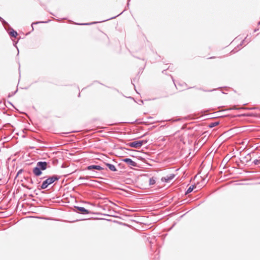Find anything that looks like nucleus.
I'll list each match as a JSON object with an SVG mask.
<instances>
[{
  "mask_svg": "<svg viewBox=\"0 0 260 260\" xmlns=\"http://www.w3.org/2000/svg\"><path fill=\"white\" fill-rule=\"evenodd\" d=\"M22 171H23V170H22V169H20V170H19L18 171L17 173V176H18L19 174H20L22 172Z\"/></svg>",
  "mask_w": 260,
  "mask_h": 260,
  "instance_id": "22",
  "label": "nucleus"
},
{
  "mask_svg": "<svg viewBox=\"0 0 260 260\" xmlns=\"http://www.w3.org/2000/svg\"><path fill=\"white\" fill-rule=\"evenodd\" d=\"M129 1L130 0H128V2H127V6H128V5H129Z\"/></svg>",
  "mask_w": 260,
  "mask_h": 260,
  "instance_id": "28",
  "label": "nucleus"
},
{
  "mask_svg": "<svg viewBox=\"0 0 260 260\" xmlns=\"http://www.w3.org/2000/svg\"><path fill=\"white\" fill-rule=\"evenodd\" d=\"M8 103L9 104H10V105L12 106L13 107H14V106H13V105L12 104V103H11V102H8Z\"/></svg>",
  "mask_w": 260,
  "mask_h": 260,
  "instance_id": "26",
  "label": "nucleus"
},
{
  "mask_svg": "<svg viewBox=\"0 0 260 260\" xmlns=\"http://www.w3.org/2000/svg\"><path fill=\"white\" fill-rule=\"evenodd\" d=\"M59 178L60 177L56 175L50 176L49 178L44 180L42 184L40 186H39L38 188L39 189H46L48 187L49 185L52 184L55 181L58 180Z\"/></svg>",
  "mask_w": 260,
  "mask_h": 260,
  "instance_id": "2",
  "label": "nucleus"
},
{
  "mask_svg": "<svg viewBox=\"0 0 260 260\" xmlns=\"http://www.w3.org/2000/svg\"><path fill=\"white\" fill-rule=\"evenodd\" d=\"M23 187H25V188H26L27 189H30L31 188L29 187L28 186H27L26 185H24V184H22V185Z\"/></svg>",
  "mask_w": 260,
  "mask_h": 260,
  "instance_id": "23",
  "label": "nucleus"
},
{
  "mask_svg": "<svg viewBox=\"0 0 260 260\" xmlns=\"http://www.w3.org/2000/svg\"><path fill=\"white\" fill-rule=\"evenodd\" d=\"M50 166L49 163L46 161H38L36 166L32 169V172L36 176H40L42 174V171H45Z\"/></svg>",
  "mask_w": 260,
  "mask_h": 260,
  "instance_id": "1",
  "label": "nucleus"
},
{
  "mask_svg": "<svg viewBox=\"0 0 260 260\" xmlns=\"http://www.w3.org/2000/svg\"><path fill=\"white\" fill-rule=\"evenodd\" d=\"M218 124H219L218 121L211 122L209 124V127L210 128H212V127H214L217 126Z\"/></svg>",
  "mask_w": 260,
  "mask_h": 260,
  "instance_id": "14",
  "label": "nucleus"
},
{
  "mask_svg": "<svg viewBox=\"0 0 260 260\" xmlns=\"http://www.w3.org/2000/svg\"><path fill=\"white\" fill-rule=\"evenodd\" d=\"M80 96V93H79L78 94V96Z\"/></svg>",
  "mask_w": 260,
  "mask_h": 260,
  "instance_id": "31",
  "label": "nucleus"
},
{
  "mask_svg": "<svg viewBox=\"0 0 260 260\" xmlns=\"http://www.w3.org/2000/svg\"><path fill=\"white\" fill-rule=\"evenodd\" d=\"M258 24L259 25L260 24V21L258 23Z\"/></svg>",
  "mask_w": 260,
  "mask_h": 260,
  "instance_id": "33",
  "label": "nucleus"
},
{
  "mask_svg": "<svg viewBox=\"0 0 260 260\" xmlns=\"http://www.w3.org/2000/svg\"><path fill=\"white\" fill-rule=\"evenodd\" d=\"M31 184H34V181L32 180V179L31 178H29V177H27V178L26 179Z\"/></svg>",
  "mask_w": 260,
  "mask_h": 260,
  "instance_id": "19",
  "label": "nucleus"
},
{
  "mask_svg": "<svg viewBox=\"0 0 260 260\" xmlns=\"http://www.w3.org/2000/svg\"><path fill=\"white\" fill-rule=\"evenodd\" d=\"M0 21L2 22L4 26L5 27V29H7V26L10 27L9 24L8 22H7L3 18L0 17Z\"/></svg>",
  "mask_w": 260,
  "mask_h": 260,
  "instance_id": "10",
  "label": "nucleus"
},
{
  "mask_svg": "<svg viewBox=\"0 0 260 260\" xmlns=\"http://www.w3.org/2000/svg\"><path fill=\"white\" fill-rule=\"evenodd\" d=\"M175 177L174 174H170L169 176L166 177H163L161 178V180L162 182H168L172 180Z\"/></svg>",
  "mask_w": 260,
  "mask_h": 260,
  "instance_id": "7",
  "label": "nucleus"
},
{
  "mask_svg": "<svg viewBox=\"0 0 260 260\" xmlns=\"http://www.w3.org/2000/svg\"><path fill=\"white\" fill-rule=\"evenodd\" d=\"M196 186L194 185H191L188 187L185 192V194L190 193Z\"/></svg>",
  "mask_w": 260,
  "mask_h": 260,
  "instance_id": "11",
  "label": "nucleus"
},
{
  "mask_svg": "<svg viewBox=\"0 0 260 260\" xmlns=\"http://www.w3.org/2000/svg\"><path fill=\"white\" fill-rule=\"evenodd\" d=\"M200 90H202L204 91H205V92H211V91H214L215 89H212V90H203L202 89V88H199Z\"/></svg>",
  "mask_w": 260,
  "mask_h": 260,
  "instance_id": "21",
  "label": "nucleus"
},
{
  "mask_svg": "<svg viewBox=\"0 0 260 260\" xmlns=\"http://www.w3.org/2000/svg\"><path fill=\"white\" fill-rule=\"evenodd\" d=\"M253 163L254 165H260V156L258 157V159L254 160Z\"/></svg>",
  "mask_w": 260,
  "mask_h": 260,
  "instance_id": "16",
  "label": "nucleus"
},
{
  "mask_svg": "<svg viewBox=\"0 0 260 260\" xmlns=\"http://www.w3.org/2000/svg\"><path fill=\"white\" fill-rule=\"evenodd\" d=\"M235 49H233V50L232 51V52H234V53H235L236 52H237V50H236V51H235Z\"/></svg>",
  "mask_w": 260,
  "mask_h": 260,
  "instance_id": "24",
  "label": "nucleus"
},
{
  "mask_svg": "<svg viewBox=\"0 0 260 260\" xmlns=\"http://www.w3.org/2000/svg\"><path fill=\"white\" fill-rule=\"evenodd\" d=\"M232 109H237L236 108V106H234L233 108H232Z\"/></svg>",
  "mask_w": 260,
  "mask_h": 260,
  "instance_id": "27",
  "label": "nucleus"
},
{
  "mask_svg": "<svg viewBox=\"0 0 260 260\" xmlns=\"http://www.w3.org/2000/svg\"><path fill=\"white\" fill-rule=\"evenodd\" d=\"M96 23V22H91V23H77V24H78V25H89L95 24Z\"/></svg>",
  "mask_w": 260,
  "mask_h": 260,
  "instance_id": "18",
  "label": "nucleus"
},
{
  "mask_svg": "<svg viewBox=\"0 0 260 260\" xmlns=\"http://www.w3.org/2000/svg\"><path fill=\"white\" fill-rule=\"evenodd\" d=\"M7 27L10 28L11 29V30L9 32V35L11 37L16 38L17 36V35H18V34H17V31L14 30L12 28H11L10 26V27L7 26Z\"/></svg>",
  "mask_w": 260,
  "mask_h": 260,
  "instance_id": "9",
  "label": "nucleus"
},
{
  "mask_svg": "<svg viewBox=\"0 0 260 260\" xmlns=\"http://www.w3.org/2000/svg\"><path fill=\"white\" fill-rule=\"evenodd\" d=\"M12 96V95H11L10 94H9L8 96H9V97H10V96Z\"/></svg>",
  "mask_w": 260,
  "mask_h": 260,
  "instance_id": "32",
  "label": "nucleus"
},
{
  "mask_svg": "<svg viewBox=\"0 0 260 260\" xmlns=\"http://www.w3.org/2000/svg\"><path fill=\"white\" fill-rule=\"evenodd\" d=\"M155 180L153 178V177L150 178L149 180V184L150 185H152L155 183Z\"/></svg>",
  "mask_w": 260,
  "mask_h": 260,
  "instance_id": "15",
  "label": "nucleus"
},
{
  "mask_svg": "<svg viewBox=\"0 0 260 260\" xmlns=\"http://www.w3.org/2000/svg\"><path fill=\"white\" fill-rule=\"evenodd\" d=\"M86 170L88 171H102L104 168L99 165H90L86 167Z\"/></svg>",
  "mask_w": 260,
  "mask_h": 260,
  "instance_id": "5",
  "label": "nucleus"
},
{
  "mask_svg": "<svg viewBox=\"0 0 260 260\" xmlns=\"http://www.w3.org/2000/svg\"><path fill=\"white\" fill-rule=\"evenodd\" d=\"M122 161L131 166L136 167L137 165V164L135 161H133L132 159L129 158H125L123 159Z\"/></svg>",
  "mask_w": 260,
  "mask_h": 260,
  "instance_id": "6",
  "label": "nucleus"
},
{
  "mask_svg": "<svg viewBox=\"0 0 260 260\" xmlns=\"http://www.w3.org/2000/svg\"><path fill=\"white\" fill-rule=\"evenodd\" d=\"M47 22H48V21L35 22L32 23V24H31L32 30H34V27H33L34 25L38 24L39 23H47Z\"/></svg>",
  "mask_w": 260,
  "mask_h": 260,
  "instance_id": "17",
  "label": "nucleus"
},
{
  "mask_svg": "<svg viewBox=\"0 0 260 260\" xmlns=\"http://www.w3.org/2000/svg\"><path fill=\"white\" fill-rule=\"evenodd\" d=\"M88 179V176H86V177H80L79 179L80 180H83V179Z\"/></svg>",
  "mask_w": 260,
  "mask_h": 260,
  "instance_id": "20",
  "label": "nucleus"
},
{
  "mask_svg": "<svg viewBox=\"0 0 260 260\" xmlns=\"http://www.w3.org/2000/svg\"><path fill=\"white\" fill-rule=\"evenodd\" d=\"M105 165L109 168V169L112 172H116L117 171L116 167L112 164L109 163H105Z\"/></svg>",
  "mask_w": 260,
  "mask_h": 260,
  "instance_id": "8",
  "label": "nucleus"
},
{
  "mask_svg": "<svg viewBox=\"0 0 260 260\" xmlns=\"http://www.w3.org/2000/svg\"><path fill=\"white\" fill-rule=\"evenodd\" d=\"M257 30H258V29H255L254 30V32H256Z\"/></svg>",
  "mask_w": 260,
  "mask_h": 260,
  "instance_id": "29",
  "label": "nucleus"
},
{
  "mask_svg": "<svg viewBox=\"0 0 260 260\" xmlns=\"http://www.w3.org/2000/svg\"><path fill=\"white\" fill-rule=\"evenodd\" d=\"M251 41L250 38H248L247 36L242 41V42L241 43V44L239 45L240 46H242L243 44L246 43V44H248L249 42H250Z\"/></svg>",
  "mask_w": 260,
  "mask_h": 260,
  "instance_id": "13",
  "label": "nucleus"
},
{
  "mask_svg": "<svg viewBox=\"0 0 260 260\" xmlns=\"http://www.w3.org/2000/svg\"><path fill=\"white\" fill-rule=\"evenodd\" d=\"M91 171V177L94 178H98V176L100 175L99 173L95 171Z\"/></svg>",
  "mask_w": 260,
  "mask_h": 260,
  "instance_id": "12",
  "label": "nucleus"
},
{
  "mask_svg": "<svg viewBox=\"0 0 260 260\" xmlns=\"http://www.w3.org/2000/svg\"><path fill=\"white\" fill-rule=\"evenodd\" d=\"M74 211L78 213L86 215L90 213L89 211L82 207L75 206Z\"/></svg>",
  "mask_w": 260,
  "mask_h": 260,
  "instance_id": "4",
  "label": "nucleus"
},
{
  "mask_svg": "<svg viewBox=\"0 0 260 260\" xmlns=\"http://www.w3.org/2000/svg\"><path fill=\"white\" fill-rule=\"evenodd\" d=\"M147 140H143L140 141H136L132 142L129 143L127 145L132 148H139L144 144H145L147 143Z\"/></svg>",
  "mask_w": 260,
  "mask_h": 260,
  "instance_id": "3",
  "label": "nucleus"
},
{
  "mask_svg": "<svg viewBox=\"0 0 260 260\" xmlns=\"http://www.w3.org/2000/svg\"><path fill=\"white\" fill-rule=\"evenodd\" d=\"M117 16H114V17H111L109 19H108V20H110V19H113V18H115V17H116Z\"/></svg>",
  "mask_w": 260,
  "mask_h": 260,
  "instance_id": "25",
  "label": "nucleus"
},
{
  "mask_svg": "<svg viewBox=\"0 0 260 260\" xmlns=\"http://www.w3.org/2000/svg\"><path fill=\"white\" fill-rule=\"evenodd\" d=\"M17 90L16 91H15V92H14L13 94H15V93L17 92Z\"/></svg>",
  "mask_w": 260,
  "mask_h": 260,
  "instance_id": "30",
  "label": "nucleus"
}]
</instances>
